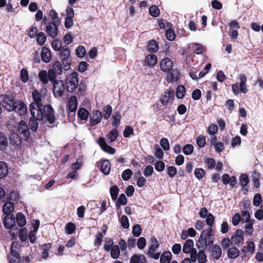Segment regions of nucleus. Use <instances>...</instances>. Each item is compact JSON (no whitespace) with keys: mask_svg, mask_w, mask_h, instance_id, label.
<instances>
[{"mask_svg":"<svg viewBox=\"0 0 263 263\" xmlns=\"http://www.w3.org/2000/svg\"><path fill=\"white\" fill-rule=\"evenodd\" d=\"M60 53L63 65L65 68H66L67 66H69L71 64V60L69 59V50L67 48H63L61 49Z\"/></svg>","mask_w":263,"mask_h":263,"instance_id":"obj_11","label":"nucleus"},{"mask_svg":"<svg viewBox=\"0 0 263 263\" xmlns=\"http://www.w3.org/2000/svg\"><path fill=\"white\" fill-rule=\"evenodd\" d=\"M121 118V114L119 112H115V114L112 116V119L114 120L112 122L113 126L117 127L120 124V120Z\"/></svg>","mask_w":263,"mask_h":263,"instance_id":"obj_48","label":"nucleus"},{"mask_svg":"<svg viewBox=\"0 0 263 263\" xmlns=\"http://www.w3.org/2000/svg\"><path fill=\"white\" fill-rule=\"evenodd\" d=\"M69 110L71 112H75L78 107V100L76 96H71L69 99L67 105Z\"/></svg>","mask_w":263,"mask_h":263,"instance_id":"obj_21","label":"nucleus"},{"mask_svg":"<svg viewBox=\"0 0 263 263\" xmlns=\"http://www.w3.org/2000/svg\"><path fill=\"white\" fill-rule=\"evenodd\" d=\"M36 120H37L35 118H31L29 121V127L33 132H35L38 128V123Z\"/></svg>","mask_w":263,"mask_h":263,"instance_id":"obj_52","label":"nucleus"},{"mask_svg":"<svg viewBox=\"0 0 263 263\" xmlns=\"http://www.w3.org/2000/svg\"><path fill=\"white\" fill-rule=\"evenodd\" d=\"M48 90L44 88L41 89L34 90L32 93V97L33 100L32 103H36L37 104L43 105L45 101L47 100Z\"/></svg>","mask_w":263,"mask_h":263,"instance_id":"obj_3","label":"nucleus"},{"mask_svg":"<svg viewBox=\"0 0 263 263\" xmlns=\"http://www.w3.org/2000/svg\"><path fill=\"white\" fill-rule=\"evenodd\" d=\"M16 221L17 224L22 227L26 223V220L25 216L21 213H18L16 216Z\"/></svg>","mask_w":263,"mask_h":263,"instance_id":"obj_38","label":"nucleus"},{"mask_svg":"<svg viewBox=\"0 0 263 263\" xmlns=\"http://www.w3.org/2000/svg\"><path fill=\"white\" fill-rule=\"evenodd\" d=\"M161 69L163 71H168L173 67V63L171 60L168 58L163 59L160 64Z\"/></svg>","mask_w":263,"mask_h":263,"instance_id":"obj_15","label":"nucleus"},{"mask_svg":"<svg viewBox=\"0 0 263 263\" xmlns=\"http://www.w3.org/2000/svg\"><path fill=\"white\" fill-rule=\"evenodd\" d=\"M120 223L122 227L124 229H127L129 227L128 219L127 216L123 215L120 219Z\"/></svg>","mask_w":263,"mask_h":263,"instance_id":"obj_63","label":"nucleus"},{"mask_svg":"<svg viewBox=\"0 0 263 263\" xmlns=\"http://www.w3.org/2000/svg\"><path fill=\"white\" fill-rule=\"evenodd\" d=\"M76 55L79 58L83 57L86 53V50L83 46H79L76 50Z\"/></svg>","mask_w":263,"mask_h":263,"instance_id":"obj_64","label":"nucleus"},{"mask_svg":"<svg viewBox=\"0 0 263 263\" xmlns=\"http://www.w3.org/2000/svg\"><path fill=\"white\" fill-rule=\"evenodd\" d=\"M75 230L76 227L73 223L69 222L65 226V231L68 234H72Z\"/></svg>","mask_w":263,"mask_h":263,"instance_id":"obj_53","label":"nucleus"},{"mask_svg":"<svg viewBox=\"0 0 263 263\" xmlns=\"http://www.w3.org/2000/svg\"><path fill=\"white\" fill-rule=\"evenodd\" d=\"M239 251L236 248H230L228 251V255L230 258H235L239 256Z\"/></svg>","mask_w":263,"mask_h":263,"instance_id":"obj_41","label":"nucleus"},{"mask_svg":"<svg viewBox=\"0 0 263 263\" xmlns=\"http://www.w3.org/2000/svg\"><path fill=\"white\" fill-rule=\"evenodd\" d=\"M89 116V112L85 108H80L78 112V117L82 120L86 121Z\"/></svg>","mask_w":263,"mask_h":263,"instance_id":"obj_32","label":"nucleus"},{"mask_svg":"<svg viewBox=\"0 0 263 263\" xmlns=\"http://www.w3.org/2000/svg\"><path fill=\"white\" fill-rule=\"evenodd\" d=\"M262 201V197L260 194L257 193L256 194L253 200V204L255 206H258L261 203Z\"/></svg>","mask_w":263,"mask_h":263,"instance_id":"obj_55","label":"nucleus"},{"mask_svg":"<svg viewBox=\"0 0 263 263\" xmlns=\"http://www.w3.org/2000/svg\"><path fill=\"white\" fill-rule=\"evenodd\" d=\"M102 115L101 111L98 110L93 111L90 117V121L92 125H96L98 124L102 118Z\"/></svg>","mask_w":263,"mask_h":263,"instance_id":"obj_16","label":"nucleus"},{"mask_svg":"<svg viewBox=\"0 0 263 263\" xmlns=\"http://www.w3.org/2000/svg\"><path fill=\"white\" fill-rule=\"evenodd\" d=\"M41 55L42 61L47 63L51 60V54L50 50L46 47H43L42 49Z\"/></svg>","mask_w":263,"mask_h":263,"instance_id":"obj_22","label":"nucleus"},{"mask_svg":"<svg viewBox=\"0 0 263 263\" xmlns=\"http://www.w3.org/2000/svg\"><path fill=\"white\" fill-rule=\"evenodd\" d=\"M190 48H192L194 49V52L196 54H201L204 51V47L198 43L191 44Z\"/></svg>","mask_w":263,"mask_h":263,"instance_id":"obj_29","label":"nucleus"},{"mask_svg":"<svg viewBox=\"0 0 263 263\" xmlns=\"http://www.w3.org/2000/svg\"><path fill=\"white\" fill-rule=\"evenodd\" d=\"M229 26L230 28L229 36L233 40L236 39L238 36L237 30L240 28L238 22L236 20L231 21L229 24Z\"/></svg>","mask_w":263,"mask_h":263,"instance_id":"obj_8","label":"nucleus"},{"mask_svg":"<svg viewBox=\"0 0 263 263\" xmlns=\"http://www.w3.org/2000/svg\"><path fill=\"white\" fill-rule=\"evenodd\" d=\"M17 101H15L13 97L8 95L0 96V104L8 111H13L17 106Z\"/></svg>","mask_w":263,"mask_h":263,"instance_id":"obj_2","label":"nucleus"},{"mask_svg":"<svg viewBox=\"0 0 263 263\" xmlns=\"http://www.w3.org/2000/svg\"><path fill=\"white\" fill-rule=\"evenodd\" d=\"M204 233H201L200 237L196 243V246L198 248H205L207 245L208 242L204 238Z\"/></svg>","mask_w":263,"mask_h":263,"instance_id":"obj_35","label":"nucleus"},{"mask_svg":"<svg viewBox=\"0 0 263 263\" xmlns=\"http://www.w3.org/2000/svg\"><path fill=\"white\" fill-rule=\"evenodd\" d=\"M16 132L26 139H28L30 136V133L26 122L21 120L17 124Z\"/></svg>","mask_w":263,"mask_h":263,"instance_id":"obj_7","label":"nucleus"},{"mask_svg":"<svg viewBox=\"0 0 263 263\" xmlns=\"http://www.w3.org/2000/svg\"><path fill=\"white\" fill-rule=\"evenodd\" d=\"M110 164L108 160H105L102 161L101 166V171L105 174L108 175L110 172Z\"/></svg>","mask_w":263,"mask_h":263,"instance_id":"obj_30","label":"nucleus"},{"mask_svg":"<svg viewBox=\"0 0 263 263\" xmlns=\"http://www.w3.org/2000/svg\"><path fill=\"white\" fill-rule=\"evenodd\" d=\"M14 110L20 115L23 116L27 112V106L23 102L17 101V106Z\"/></svg>","mask_w":263,"mask_h":263,"instance_id":"obj_24","label":"nucleus"},{"mask_svg":"<svg viewBox=\"0 0 263 263\" xmlns=\"http://www.w3.org/2000/svg\"><path fill=\"white\" fill-rule=\"evenodd\" d=\"M172 258V254L170 252H164L160 256V263H169Z\"/></svg>","mask_w":263,"mask_h":263,"instance_id":"obj_36","label":"nucleus"},{"mask_svg":"<svg viewBox=\"0 0 263 263\" xmlns=\"http://www.w3.org/2000/svg\"><path fill=\"white\" fill-rule=\"evenodd\" d=\"M221 255V249L219 245L213 246L212 250V256L215 259H218Z\"/></svg>","mask_w":263,"mask_h":263,"instance_id":"obj_28","label":"nucleus"},{"mask_svg":"<svg viewBox=\"0 0 263 263\" xmlns=\"http://www.w3.org/2000/svg\"><path fill=\"white\" fill-rule=\"evenodd\" d=\"M39 78L42 82H57L56 74L54 69H49L48 71L42 70L39 73Z\"/></svg>","mask_w":263,"mask_h":263,"instance_id":"obj_5","label":"nucleus"},{"mask_svg":"<svg viewBox=\"0 0 263 263\" xmlns=\"http://www.w3.org/2000/svg\"><path fill=\"white\" fill-rule=\"evenodd\" d=\"M232 88L233 92L236 95L239 92L246 93L247 91L246 83H234L232 85Z\"/></svg>","mask_w":263,"mask_h":263,"instance_id":"obj_17","label":"nucleus"},{"mask_svg":"<svg viewBox=\"0 0 263 263\" xmlns=\"http://www.w3.org/2000/svg\"><path fill=\"white\" fill-rule=\"evenodd\" d=\"M242 251L246 253L253 254L255 251V245L253 241L249 240L247 242V245L243 246Z\"/></svg>","mask_w":263,"mask_h":263,"instance_id":"obj_27","label":"nucleus"},{"mask_svg":"<svg viewBox=\"0 0 263 263\" xmlns=\"http://www.w3.org/2000/svg\"><path fill=\"white\" fill-rule=\"evenodd\" d=\"M160 144L164 151H168L170 149V144L166 138H162L160 141Z\"/></svg>","mask_w":263,"mask_h":263,"instance_id":"obj_60","label":"nucleus"},{"mask_svg":"<svg viewBox=\"0 0 263 263\" xmlns=\"http://www.w3.org/2000/svg\"><path fill=\"white\" fill-rule=\"evenodd\" d=\"M18 236L22 241H25L28 238V231L26 228L21 229L18 232Z\"/></svg>","mask_w":263,"mask_h":263,"instance_id":"obj_42","label":"nucleus"},{"mask_svg":"<svg viewBox=\"0 0 263 263\" xmlns=\"http://www.w3.org/2000/svg\"><path fill=\"white\" fill-rule=\"evenodd\" d=\"M8 145L7 138L3 135L0 134V149H4Z\"/></svg>","mask_w":263,"mask_h":263,"instance_id":"obj_51","label":"nucleus"},{"mask_svg":"<svg viewBox=\"0 0 263 263\" xmlns=\"http://www.w3.org/2000/svg\"><path fill=\"white\" fill-rule=\"evenodd\" d=\"M197 259L199 263H205L206 261V256L203 251H199L198 253H197Z\"/></svg>","mask_w":263,"mask_h":263,"instance_id":"obj_49","label":"nucleus"},{"mask_svg":"<svg viewBox=\"0 0 263 263\" xmlns=\"http://www.w3.org/2000/svg\"><path fill=\"white\" fill-rule=\"evenodd\" d=\"M20 245L18 242L14 241L12 243L11 252L12 255L16 258H18L19 254L18 253V251L19 250Z\"/></svg>","mask_w":263,"mask_h":263,"instance_id":"obj_39","label":"nucleus"},{"mask_svg":"<svg viewBox=\"0 0 263 263\" xmlns=\"http://www.w3.org/2000/svg\"><path fill=\"white\" fill-rule=\"evenodd\" d=\"M118 131L117 129H113L111 130L107 137L110 141V142L115 141L118 136Z\"/></svg>","mask_w":263,"mask_h":263,"instance_id":"obj_43","label":"nucleus"},{"mask_svg":"<svg viewBox=\"0 0 263 263\" xmlns=\"http://www.w3.org/2000/svg\"><path fill=\"white\" fill-rule=\"evenodd\" d=\"M119 189L117 186H112L110 189V193L112 199L115 200L117 199Z\"/></svg>","mask_w":263,"mask_h":263,"instance_id":"obj_57","label":"nucleus"},{"mask_svg":"<svg viewBox=\"0 0 263 263\" xmlns=\"http://www.w3.org/2000/svg\"><path fill=\"white\" fill-rule=\"evenodd\" d=\"M36 42L41 46L44 44L46 41V37L43 32H40L36 35Z\"/></svg>","mask_w":263,"mask_h":263,"instance_id":"obj_46","label":"nucleus"},{"mask_svg":"<svg viewBox=\"0 0 263 263\" xmlns=\"http://www.w3.org/2000/svg\"><path fill=\"white\" fill-rule=\"evenodd\" d=\"M159 243L156 237H153L151 240V245L148 248L147 255L149 257L158 259L160 257V253L157 252Z\"/></svg>","mask_w":263,"mask_h":263,"instance_id":"obj_6","label":"nucleus"},{"mask_svg":"<svg viewBox=\"0 0 263 263\" xmlns=\"http://www.w3.org/2000/svg\"><path fill=\"white\" fill-rule=\"evenodd\" d=\"M240 183L243 187L246 186L249 183V178L247 175L242 174L240 177Z\"/></svg>","mask_w":263,"mask_h":263,"instance_id":"obj_59","label":"nucleus"},{"mask_svg":"<svg viewBox=\"0 0 263 263\" xmlns=\"http://www.w3.org/2000/svg\"><path fill=\"white\" fill-rule=\"evenodd\" d=\"M244 222L246 223L244 226L246 233L248 235H252L254 231L253 224L254 220Z\"/></svg>","mask_w":263,"mask_h":263,"instance_id":"obj_34","label":"nucleus"},{"mask_svg":"<svg viewBox=\"0 0 263 263\" xmlns=\"http://www.w3.org/2000/svg\"><path fill=\"white\" fill-rule=\"evenodd\" d=\"M14 210L13 204L11 202H6L3 207V212L8 215Z\"/></svg>","mask_w":263,"mask_h":263,"instance_id":"obj_37","label":"nucleus"},{"mask_svg":"<svg viewBox=\"0 0 263 263\" xmlns=\"http://www.w3.org/2000/svg\"><path fill=\"white\" fill-rule=\"evenodd\" d=\"M43 105L37 104L36 103H32L29 106V110L32 118H35L37 120L48 121L50 124L54 122V111L50 105H45L43 110L42 109Z\"/></svg>","mask_w":263,"mask_h":263,"instance_id":"obj_1","label":"nucleus"},{"mask_svg":"<svg viewBox=\"0 0 263 263\" xmlns=\"http://www.w3.org/2000/svg\"><path fill=\"white\" fill-rule=\"evenodd\" d=\"M145 62L147 66H153L157 63V58L155 54H149L146 57Z\"/></svg>","mask_w":263,"mask_h":263,"instance_id":"obj_25","label":"nucleus"},{"mask_svg":"<svg viewBox=\"0 0 263 263\" xmlns=\"http://www.w3.org/2000/svg\"><path fill=\"white\" fill-rule=\"evenodd\" d=\"M8 173V168L7 164L4 162L0 161V179L6 177Z\"/></svg>","mask_w":263,"mask_h":263,"instance_id":"obj_33","label":"nucleus"},{"mask_svg":"<svg viewBox=\"0 0 263 263\" xmlns=\"http://www.w3.org/2000/svg\"><path fill=\"white\" fill-rule=\"evenodd\" d=\"M194 174L196 178L198 180H200L204 177L205 175V172L204 170L202 168H196L194 171Z\"/></svg>","mask_w":263,"mask_h":263,"instance_id":"obj_54","label":"nucleus"},{"mask_svg":"<svg viewBox=\"0 0 263 263\" xmlns=\"http://www.w3.org/2000/svg\"><path fill=\"white\" fill-rule=\"evenodd\" d=\"M243 231L240 229L237 230L231 238V244L239 246L243 243Z\"/></svg>","mask_w":263,"mask_h":263,"instance_id":"obj_9","label":"nucleus"},{"mask_svg":"<svg viewBox=\"0 0 263 263\" xmlns=\"http://www.w3.org/2000/svg\"><path fill=\"white\" fill-rule=\"evenodd\" d=\"M146 260L145 256L141 254L133 255L130 260V263H146Z\"/></svg>","mask_w":263,"mask_h":263,"instance_id":"obj_26","label":"nucleus"},{"mask_svg":"<svg viewBox=\"0 0 263 263\" xmlns=\"http://www.w3.org/2000/svg\"><path fill=\"white\" fill-rule=\"evenodd\" d=\"M194 150V146L191 144H186L183 148V152L186 155L191 154Z\"/></svg>","mask_w":263,"mask_h":263,"instance_id":"obj_61","label":"nucleus"},{"mask_svg":"<svg viewBox=\"0 0 263 263\" xmlns=\"http://www.w3.org/2000/svg\"><path fill=\"white\" fill-rule=\"evenodd\" d=\"M174 91L171 89L165 91L161 96L160 101L164 106L167 105L170 100L174 97Z\"/></svg>","mask_w":263,"mask_h":263,"instance_id":"obj_14","label":"nucleus"},{"mask_svg":"<svg viewBox=\"0 0 263 263\" xmlns=\"http://www.w3.org/2000/svg\"><path fill=\"white\" fill-rule=\"evenodd\" d=\"M104 114L103 117L105 119H108L112 112V107L110 105H107L104 107L103 109Z\"/></svg>","mask_w":263,"mask_h":263,"instance_id":"obj_50","label":"nucleus"},{"mask_svg":"<svg viewBox=\"0 0 263 263\" xmlns=\"http://www.w3.org/2000/svg\"><path fill=\"white\" fill-rule=\"evenodd\" d=\"M46 32L48 35L52 39L55 38L58 34V28L54 22H49L47 24Z\"/></svg>","mask_w":263,"mask_h":263,"instance_id":"obj_10","label":"nucleus"},{"mask_svg":"<svg viewBox=\"0 0 263 263\" xmlns=\"http://www.w3.org/2000/svg\"><path fill=\"white\" fill-rule=\"evenodd\" d=\"M147 49L149 51L155 52L158 49V44L155 40H152L149 42Z\"/></svg>","mask_w":263,"mask_h":263,"instance_id":"obj_44","label":"nucleus"},{"mask_svg":"<svg viewBox=\"0 0 263 263\" xmlns=\"http://www.w3.org/2000/svg\"><path fill=\"white\" fill-rule=\"evenodd\" d=\"M196 143L199 147H203L206 143L205 137L202 135L199 136L197 138Z\"/></svg>","mask_w":263,"mask_h":263,"instance_id":"obj_62","label":"nucleus"},{"mask_svg":"<svg viewBox=\"0 0 263 263\" xmlns=\"http://www.w3.org/2000/svg\"><path fill=\"white\" fill-rule=\"evenodd\" d=\"M3 222L6 229H10L15 224V218L12 215H6L4 218Z\"/></svg>","mask_w":263,"mask_h":263,"instance_id":"obj_20","label":"nucleus"},{"mask_svg":"<svg viewBox=\"0 0 263 263\" xmlns=\"http://www.w3.org/2000/svg\"><path fill=\"white\" fill-rule=\"evenodd\" d=\"M114 246V241L111 238H105L104 245V249L106 251H109Z\"/></svg>","mask_w":263,"mask_h":263,"instance_id":"obj_45","label":"nucleus"},{"mask_svg":"<svg viewBox=\"0 0 263 263\" xmlns=\"http://www.w3.org/2000/svg\"><path fill=\"white\" fill-rule=\"evenodd\" d=\"M210 142L214 146L215 149L217 153L221 152L224 150V144L221 142H218L216 136L211 137Z\"/></svg>","mask_w":263,"mask_h":263,"instance_id":"obj_19","label":"nucleus"},{"mask_svg":"<svg viewBox=\"0 0 263 263\" xmlns=\"http://www.w3.org/2000/svg\"><path fill=\"white\" fill-rule=\"evenodd\" d=\"M149 12L151 15L153 17H157L159 15L160 11L156 5L152 6L149 8Z\"/></svg>","mask_w":263,"mask_h":263,"instance_id":"obj_47","label":"nucleus"},{"mask_svg":"<svg viewBox=\"0 0 263 263\" xmlns=\"http://www.w3.org/2000/svg\"><path fill=\"white\" fill-rule=\"evenodd\" d=\"M65 90L64 83H54L53 93L56 97H60L62 96Z\"/></svg>","mask_w":263,"mask_h":263,"instance_id":"obj_18","label":"nucleus"},{"mask_svg":"<svg viewBox=\"0 0 263 263\" xmlns=\"http://www.w3.org/2000/svg\"><path fill=\"white\" fill-rule=\"evenodd\" d=\"M181 75L179 71L174 69L167 74L166 80L168 82H175L180 80Z\"/></svg>","mask_w":263,"mask_h":263,"instance_id":"obj_13","label":"nucleus"},{"mask_svg":"<svg viewBox=\"0 0 263 263\" xmlns=\"http://www.w3.org/2000/svg\"><path fill=\"white\" fill-rule=\"evenodd\" d=\"M97 142L103 151L110 154H114L115 153V149L113 147L109 146L103 138L100 137L98 140Z\"/></svg>","mask_w":263,"mask_h":263,"instance_id":"obj_12","label":"nucleus"},{"mask_svg":"<svg viewBox=\"0 0 263 263\" xmlns=\"http://www.w3.org/2000/svg\"><path fill=\"white\" fill-rule=\"evenodd\" d=\"M183 252L184 253H190V257L193 262H196L197 260V251L194 248V242L191 239L186 240L183 246Z\"/></svg>","mask_w":263,"mask_h":263,"instance_id":"obj_4","label":"nucleus"},{"mask_svg":"<svg viewBox=\"0 0 263 263\" xmlns=\"http://www.w3.org/2000/svg\"><path fill=\"white\" fill-rule=\"evenodd\" d=\"M62 43L61 41L59 40H54L52 43L51 46L53 50L59 51L62 48Z\"/></svg>","mask_w":263,"mask_h":263,"instance_id":"obj_56","label":"nucleus"},{"mask_svg":"<svg viewBox=\"0 0 263 263\" xmlns=\"http://www.w3.org/2000/svg\"><path fill=\"white\" fill-rule=\"evenodd\" d=\"M202 233H204V238L209 244H212L214 241V232L211 228L208 230H203Z\"/></svg>","mask_w":263,"mask_h":263,"instance_id":"obj_23","label":"nucleus"},{"mask_svg":"<svg viewBox=\"0 0 263 263\" xmlns=\"http://www.w3.org/2000/svg\"><path fill=\"white\" fill-rule=\"evenodd\" d=\"M109 251H110V256L113 259L118 258L121 251L119 246L114 245Z\"/></svg>","mask_w":263,"mask_h":263,"instance_id":"obj_31","label":"nucleus"},{"mask_svg":"<svg viewBox=\"0 0 263 263\" xmlns=\"http://www.w3.org/2000/svg\"><path fill=\"white\" fill-rule=\"evenodd\" d=\"M132 175V171L130 169H126L122 173V178L124 180L127 181L131 177Z\"/></svg>","mask_w":263,"mask_h":263,"instance_id":"obj_58","label":"nucleus"},{"mask_svg":"<svg viewBox=\"0 0 263 263\" xmlns=\"http://www.w3.org/2000/svg\"><path fill=\"white\" fill-rule=\"evenodd\" d=\"M185 92L186 90L184 86L180 85L177 88L176 97L179 99H182L184 97Z\"/></svg>","mask_w":263,"mask_h":263,"instance_id":"obj_40","label":"nucleus"}]
</instances>
